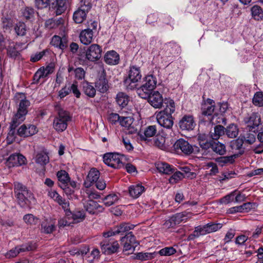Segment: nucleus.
Listing matches in <instances>:
<instances>
[{
  "instance_id": "1",
  "label": "nucleus",
  "mask_w": 263,
  "mask_h": 263,
  "mask_svg": "<svg viewBox=\"0 0 263 263\" xmlns=\"http://www.w3.org/2000/svg\"><path fill=\"white\" fill-rule=\"evenodd\" d=\"M15 99L19 103V105L17 112L12 118L10 126L11 129L8 133V138L13 135L15 127L24 121L26 115L28 112V107L30 106V102L26 99L25 95L23 93L16 94L15 96Z\"/></svg>"
},
{
  "instance_id": "2",
  "label": "nucleus",
  "mask_w": 263,
  "mask_h": 263,
  "mask_svg": "<svg viewBox=\"0 0 263 263\" xmlns=\"http://www.w3.org/2000/svg\"><path fill=\"white\" fill-rule=\"evenodd\" d=\"M14 192L19 205L24 208L29 205L34 201L32 193L22 183L14 182Z\"/></svg>"
},
{
  "instance_id": "3",
  "label": "nucleus",
  "mask_w": 263,
  "mask_h": 263,
  "mask_svg": "<svg viewBox=\"0 0 263 263\" xmlns=\"http://www.w3.org/2000/svg\"><path fill=\"white\" fill-rule=\"evenodd\" d=\"M156 83V79L153 76H147L144 78L143 84L138 88L137 93L141 98L147 99L149 93L155 88Z\"/></svg>"
},
{
  "instance_id": "4",
  "label": "nucleus",
  "mask_w": 263,
  "mask_h": 263,
  "mask_svg": "<svg viewBox=\"0 0 263 263\" xmlns=\"http://www.w3.org/2000/svg\"><path fill=\"white\" fill-rule=\"evenodd\" d=\"M70 120L69 113L63 109H60L53 120V127L58 132H62L67 128L68 123Z\"/></svg>"
},
{
  "instance_id": "5",
  "label": "nucleus",
  "mask_w": 263,
  "mask_h": 263,
  "mask_svg": "<svg viewBox=\"0 0 263 263\" xmlns=\"http://www.w3.org/2000/svg\"><path fill=\"white\" fill-rule=\"evenodd\" d=\"M102 50L98 44H92L88 47L84 52L80 55V60L95 62L101 57Z\"/></svg>"
},
{
  "instance_id": "6",
  "label": "nucleus",
  "mask_w": 263,
  "mask_h": 263,
  "mask_svg": "<svg viewBox=\"0 0 263 263\" xmlns=\"http://www.w3.org/2000/svg\"><path fill=\"white\" fill-rule=\"evenodd\" d=\"M91 6L90 0H81L79 8L73 13L74 21L78 24L82 23L85 20L86 14L90 10Z\"/></svg>"
},
{
  "instance_id": "7",
  "label": "nucleus",
  "mask_w": 263,
  "mask_h": 263,
  "mask_svg": "<svg viewBox=\"0 0 263 263\" xmlns=\"http://www.w3.org/2000/svg\"><path fill=\"white\" fill-rule=\"evenodd\" d=\"M141 74L139 68L133 66L130 68L128 77L124 80V84L128 89H133L137 86V82L141 80Z\"/></svg>"
},
{
  "instance_id": "8",
  "label": "nucleus",
  "mask_w": 263,
  "mask_h": 263,
  "mask_svg": "<svg viewBox=\"0 0 263 263\" xmlns=\"http://www.w3.org/2000/svg\"><path fill=\"white\" fill-rule=\"evenodd\" d=\"M123 156L118 154L107 153L104 155L103 161L108 166L114 168H119L123 166Z\"/></svg>"
},
{
  "instance_id": "9",
  "label": "nucleus",
  "mask_w": 263,
  "mask_h": 263,
  "mask_svg": "<svg viewBox=\"0 0 263 263\" xmlns=\"http://www.w3.org/2000/svg\"><path fill=\"white\" fill-rule=\"evenodd\" d=\"M156 116L158 124L161 126L171 130L170 136L173 137L174 133L171 130L174 124L172 115L166 114L163 111H159L156 114Z\"/></svg>"
},
{
  "instance_id": "10",
  "label": "nucleus",
  "mask_w": 263,
  "mask_h": 263,
  "mask_svg": "<svg viewBox=\"0 0 263 263\" xmlns=\"http://www.w3.org/2000/svg\"><path fill=\"white\" fill-rule=\"evenodd\" d=\"M215 102L211 99H207L202 107V115L203 119L211 122L213 119L212 117L213 114L214 113L215 115L217 114L215 112Z\"/></svg>"
},
{
  "instance_id": "11",
  "label": "nucleus",
  "mask_w": 263,
  "mask_h": 263,
  "mask_svg": "<svg viewBox=\"0 0 263 263\" xmlns=\"http://www.w3.org/2000/svg\"><path fill=\"white\" fill-rule=\"evenodd\" d=\"M121 241L123 246L124 251H132L133 252L135 251V248L139 245L132 232L128 233L126 236L123 237Z\"/></svg>"
},
{
  "instance_id": "12",
  "label": "nucleus",
  "mask_w": 263,
  "mask_h": 263,
  "mask_svg": "<svg viewBox=\"0 0 263 263\" xmlns=\"http://www.w3.org/2000/svg\"><path fill=\"white\" fill-rule=\"evenodd\" d=\"M147 98L149 103L155 108L160 109L162 107L164 99L159 91H154L150 92Z\"/></svg>"
},
{
  "instance_id": "13",
  "label": "nucleus",
  "mask_w": 263,
  "mask_h": 263,
  "mask_svg": "<svg viewBox=\"0 0 263 263\" xmlns=\"http://www.w3.org/2000/svg\"><path fill=\"white\" fill-rule=\"evenodd\" d=\"M244 122L250 130L255 131V128L261 123L260 116L258 113L252 112L245 118Z\"/></svg>"
},
{
  "instance_id": "14",
  "label": "nucleus",
  "mask_w": 263,
  "mask_h": 263,
  "mask_svg": "<svg viewBox=\"0 0 263 263\" xmlns=\"http://www.w3.org/2000/svg\"><path fill=\"white\" fill-rule=\"evenodd\" d=\"M25 164H26V159L20 154L11 155L6 161V165L9 167L18 166Z\"/></svg>"
},
{
  "instance_id": "15",
  "label": "nucleus",
  "mask_w": 263,
  "mask_h": 263,
  "mask_svg": "<svg viewBox=\"0 0 263 263\" xmlns=\"http://www.w3.org/2000/svg\"><path fill=\"white\" fill-rule=\"evenodd\" d=\"M174 147L177 152L180 150L182 153L187 155L191 154L193 151L192 145L183 139H179L177 140L174 144Z\"/></svg>"
},
{
  "instance_id": "16",
  "label": "nucleus",
  "mask_w": 263,
  "mask_h": 263,
  "mask_svg": "<svg viewBox=\"0 0 263 263\" xmlns=\"http://www.w3.org/2000/svg\"><path fill=\"white\" fill-rule=\"evenodd\" d=\"M101 250L105 253L109 254L116 252L119 249V245L117 241L109 240H104L101 243Z\"/></svg>"
},
{
  "instance_id": "17",
  "label": "nucleus",
  "mask_w": 263,
  "mask_h": 263,
  "mask_svg": "<svg viewBox=\"0 0 263 263\" xmlns=\"http://www.w3.org/2000/svg\"><path fill=\"white\" fill-rule=\"evenodd\" d=\"M36 248L35 244H29L27 246H17L6 253L5 256L10 258L16 257L20 252L26 251H32Z\"/></svg>"
},
{
  "instance_id": "18",
  "label": "nucleus",
  "mask_w": 263,
  "mask_h": 263,
  "mask_svg": "<svg viewBox=\"0 0 263 263\" xmlns=\"http://www.w3.org/2000/svg\"><path fill=\"white\" fill-rule=\"evenodd\" d=\"M38 132L36 127L34 125H22L17 130L18 135L23 137H27L35 135Z\"/></svg>"
},
{
  "instance_id": "19",
  "label": "nucleus",
  "mask_w": 263,
  "mask_h": 263,
  "mask_svg": "<svg viewBox=\"0 0 263 263\" xmlns=\"http://www.w3.org/2000/svg\"><path fill=\"white\" fill-rule=\"evenodd\" d=\"M195 125L193 117L191 115L184 116L179 122V126L182 130H192Z\"/></svg>"
},
{
  "instance_id": "20",
  "label": "nucleus",
  "mask_w": 263,
  "mask_h": 263,
  "mask_svg": "<svg viewBox=\"0 0 263 263\" xmlns=\"http://www.w3.org/2000/svg\"><path fill=\"white\" fill-rule=\"evenodd\" d=\"M100 177V172L96 168H91L84 182V185L86 187H89L92 183L96 182Z\"/></svg>"
},
{
  "instance_id": "21",
  "label": "nucleus",
  "mask_w": 263,
  "mask_h": 263,
  "mask_svg": "<svg viewBox=\"0 0 263 263\" xmlns=\"http://www.w3.org/2000/svg\"><path fill=\"white\" fill-rule=\"evenodd\" d=\"M145 191V187L141 183H135L128 187L129 195L134 198H138Z\"/></svg>"
},
{
  "instance_id": "22",
  "label": "nucleus",
  "mask_w": 263,
  "mask_h": 263,
  "mask_svg": "<svg viewBox=\"0 0 263 263\" xmlns=\"http://www.w3.org/2000/svg\"><path fill=\"white\" fill-rule=\"evenodd\" d=\"M84 206L87 212L90 214H94L97 211H102L103 208L98 203L93 200H88L84 203Z\"/></svg>"
},
{
  "instance_id": "23",
  "label": "nucleus",
  "mask_w": 263,
  "mask_h": 263,
  "mask_svg": "<svg viewBox=\"0 0 263 263\" xmlns=\"http://www.w3.org/2000/svg\"><path fill=\"white\" fill-rule=\"evenodd\" d=\"M79 37L82 44L88 45L92 41L93 32L90 29H84L81 32Z\"/></svg>"
},
{
  "instance_id": "24",
  "label": "nucleus",
  "mask_w": 263,
  "mask_h": 263,
  "mask_svg": "<svg viewBox=\"0 0 263 263\" xmlns=\"http://www.w3.org/2000/svg\"><path fill=\"white\" fill-rule=\"evenodd\" d=\"M119 60V55L114 50L108 51L104 56L105 62L109 65H116Z\"/></svg>"
},
{
  "instance_id": "25",
  "label": "nucleus",
  "mask_w": 263,
  "mask_h": 263,
  "mask_svg": "<svg viewBox=\"0 0 263 263\" xmlns=\"http://www.w3.org/2000/svg\"><path fill=\"white\" fill-rule=\"evenodd\" d=\"M21 43H12L7 48V54L12 58H16L20 54V51L22 50Z\"/></svg>"
},
{
  "instance_id": "26",
  "label": "nucleus",
  "mask_w": 263,
  "mask_h": 263,
  "mask_svg": "<svg viewBox=\"0 0 263 263\" xmlns=\"http://www.w3.org/2000/svg\"><path fill=\"white\" fill-rule=\"evenodd\" d=\"M57 177L59 181V186L60 187H64L65 185H68L70 182V177L68 174L64 170H61L57 173Z\"/></svg>"
},
{
  "instance_id": "27",
  "label": "nucleus",
  "mask_w": 263,
  "mask_h": 263,
  "mask_svg": "<svg viewBox=\"0 0 263 263\" xmlns=\"http://www.w3.org/2000/svg\"><path fill=\"white\" fill-rule=\"evenodd\" d=\"M163 104H165V108L160 111H163L166 114L172 115L176 110V105L174 101L170 98H165Z\"/></svg>"
},
{
  "instance_id": "28",
  "label": "nucleus",
  "mask_w": 263,
  "mask_h": 263,
  "mask_svg": "<svg viewBox=\"0 0 263 263\" xmlns=\"http://www.w3.org/2000/svg\"><path fill=\"white\" fill-rule=\"evenodd\" d=\"M192 214L191 212L184 211L181 213H177L173 216L174 219L177 224H179L181 222H185L189 219L192 217Z\"/></svg>"
},
{
  "instance_id": "29",
  "label": "nucleus",
  "mask_w": 263,
  "mask_h": 263,
  "mask_svg": "<svg viewBox=\"0 0 263 263\" xmlns=\"http://www.w3.org/2000/svg\"><path fill=\"white\" fill-rule=\"evenodd\" d=\"M208 227L206 224L204 226H199L196 227L192 234L189 235V238L191 240L195 238L199 237L200 236L204 235L208 233Z\"/></svg>"
},
{
  "instance_id": "30",
  "label": "nucleus",
  "mask_w": 263,
  "mask_h": 263,
  "mask_svg": "<svg viewBox=\"0 0 263 263\" xmlns=\"http://www.w3.org/2000/svg\"><path fill=\"white\" fill-rule=\"evenodd\" d=\"M51 44L56 47L63 50L67 46L66 39H62L60 36L54 35L52 37Z\"/></svg>"
},
{
  "instance_id": "31",
  "label": "nucleus",
  "mask_w": 263,
  "mask_h": 263,
  "mask_svg": "<svg viewBox=\"0 0 263 263\" xmlns=\"http://www.w3.org/2000/svg\"><path fill=\"white\" fill-rule=\"evenodd\" d=\"M133 123V119L130 117H121L120 124L121 126L127 128L130 134H133L136 132V129L132 126Z\"/></svg>"
},
{
  "instance_id": "32",
  "label": "nucleus",
  "mask_w": 263,
  "mask_h": 263,
  "mask_svg": "<svg viewBox=\"0 0 263 263\" xmlns=\"http://www.w3.org/2000/svg\"><path fill=\"white\" fill-rule=\"evenodd\" d=\"M69 0H57L55 12L57 15H61L69 6Z\"/></svg>"
},
{
  "instance_id": "33",
  "label": "nucleus",
  "mask_w": 263,
  "mask_h": 263,
  "mask_svg": "<svg viewBox=\"0 0 263 263\" xmlns=\"http://www.w3.org/2000/svg\"><path fill=\"white\" fill-rule=\"evenodd\" d=\"M243 140L241 138H238L236 140H233L230 142V146L233 151H238V154H242L244 152L242 145Z\"/></svg>"
},
{
  "instance_id": "34",
  "label": "nucleus",
  "mask_w": 263,
  "mask_h": 263,
  "mask_svg": "<svg viewBox=\"0 0 263 263\" xmlns=\"http://www.w3.org/2000/svg\"><path fill=\"white\" fill-rule=\"evenodd\" d=\"M157 128L156 125H150L144 130L143 135H140L142 140L146 141L148 138L153 137L156 134Z\"/></svg>"
},
{
  "instance_id": "35",
  "label": "nucleus",
  "mask_w": 263,
  "mask_h": 263,
  "mask_svg": "<svg viewBox=\"0 0 263 263\" xmlns=\"http://www.w3.org/2000/svg\"><path fill=\"white\" fill-rule=\"evenodd\" d=\"M252 208V203L247 202L239 206H236L230 209V212L234 213L236 212H248Z\"/></svg>"
},
{
  "instance_id": "36",
  "label": "nucleus",
  "mask_w": 263,
  "mask_h": 263,
  "mask_svg": "<svg viewBox=\"0 0 263 263\" xmlns=\"http://www.w3.org/2000/svg\"><path fill=\"white\" fill-rule=\"evenodd\" d=\"M55 230L54 223L51 221L45 220L41 224V231L45 234H50Z\"/></svg>"
},
{
  "instance_id": "37",
  "label": "nucleus",
  "mask_w": 263,
  "mask_h": 263,
  "mask_svg": "<svg viewBox=\"0 0 263 263\" xmlns=\"http://www.w3.org/2000/svg\"><path fill=\"white\" fill-rule=\"evenodd\" d=\"M198 141L200 147L203 149H208L212 146V141L208 139V137L204 134L198 136Z\"/></svg>"
},
{
  "instance_id": "38",
  "label": "nucleus",
  "mask_w": 263,
  "mask_h": 263,
  "mask_svg": "<svg viewBox=\"0 0 263 263\" xmlns=\"http://www.w3.org/2000/svg\"><path fill=\"white\" fill-rule=\"evenodd\" d=\"M96 87L101 92H106L108 88V83L104 77H101L96 83Z\"/></svg>"
},
{
  "instance_id": "39",
  "label": "nucleus",
  "mask_w": 263,
  "mask_h": 263,
  "mask_svg": "<svg viewBox=\"0 0 263 263\" xmlns=\"http://www.w3.org/2000/svg\"><path fill=\"white\" fill-rule=\"evenodd\" d=\"M157 168L159 172L165 174H170L173 172V167L165 162H159L157 164Z\"/></svg>"
},
{
  "instance_id": "40",
  "label": "nucleus",
  "mask_w": 263,
  "mask_h": 263,
  "mask_svg": "<svg viewBox=\"0 0 263 263\" xmlns=\"http://www.w3.org/2000/svg\"><path fill=\"white\" fill-rule=\"evenodd\" d=\"M129 101V98L127 95L123 92H119L117 94L116 97V102L118 104L122 107H124L126 106Z\"/></svg>"
},
{
  "instance_id": "41",
  "label": "nucleus",
  "mask_w": 263,
  "mask_h": 263,
  "mask_svg": "<svg viewBox=\"0 0 263 263\" xmlns=\"http://www.w3.org/2000/svg\"><path fill=\"white\" fill-rule=\"evenodd\" d=\"M154 144L162 150H165L167 148V146L165 143V137L161 135L156 136L154 140Z\"/></svg>"
},
{
  "instance_id": "42",
  "label": "nucleus",
  "mask_w": 263,
  "mask_h": 263,
  "mask_svg": "<svg viewBox=\"0 0 263 263\" xmlns=\"http://www.w3.org/2000/svg\"><path fill=\"white\" fill-rule=\"evenodd\" d=\"M224 133V128L222 125L214 127V131L211 132V137L213 140L218 139Z\"/></svg>"
},
{
  "instance_id": "43",
  "label": "nucleus",
  "mask_w": 263,
  "mask_h": 263,
  "mask_svg": "<svg viewBox=\"0 0 263 263\" xmlns=\"http://www.w3.org/2000/svg\"><path fill=\"white\" fill-rule=\"evenodd\" d=\"M251 13L253 17L256 20L263 19V11L261 8L257 5L253 6L251 8Z\"/></svg>"
},
{
  "instance_id": "44",
  "label": "nucleus",
  "mask_w": 263,
  "mask_h": 263,
  "mask_svg": "<svg viewBox=\"0 0 263 263\" xmlns=\"http://www.w3.org/2000/svg\"><path fill=\"white\" fill-rule=\"evenodd\" d=\"M54 201L57 202L60 206H61L62 209L65 211L70 212L69 208V202L66 201L65 199L63 198L62 197L60 196L59 194L57 195Z\"/></svg>"
},
{
  "instance_id": "45",
  "label": "nucleus",
  "mask_w": 263,
  "mask_h": 263,
  "mask_svg": "<svg viewBox=\"0 0 263 263\" xmlns=\"http://www.w3.org/2000/svg\"><path fill=\"white\" fill-rule=\"evenodd\" d=\"M226 133L229 137L231 138H235L238 134V127L235 124H232L227 127Z\"/></svg>"
},
{
  "instance_id": "46",
  "label": "nucleus",
  "mask_w": 263,
  "mask_h": 263,
  "mask_svg": "<svg viewBox=\"0 0 263 263\" xmlns=\"http://www.w3.org/2000/svg\"><path fill=\"white\" fill-rule=\"evenodd\" d=\"M83 91L85 95L90 97H93L96 95V89L90 84L86 82L83 84Z\"/></svg>"
},
{
  "instance_id": "47",
  "label": "nucleus",
  "mask_w": 263,
  "mask_h": 263,
  "mask_svg": "<svg viewBox=\"0 0 263 263\" xmlns=\"http://www.w3.org/2000/svg\"><path fill=\"white\" fill-rule=\"evenodd\" d=\"M73 70L75 77L78 80H82L85 77V72L83 68L79 67L73 70L72 67H69L68 68V71L70 73Z\"/></svg>"
},
{
  "instance_id": "48",
  "label": "nucleus",
  "mask_w": 263,
  "mask_h": 263,
  "mask_svg": "<svg viewBox=\"0 0 263 263\" xmlns=\"http://www.w3.org/2000/svg\"><path fill=\"white\" fill-rule=\"evenodd\" d=\"M211 148L214 152L220 155H224L226 151L225 146L219 142L212 143Z\"/></svg>"
},
{
  "instance_id": "49",
  "label": "nucleus",
  "mask_w": 263,
  "mask_h": 263,
  "mask_svg": "<svg viewBox=\"0 0 263 263\" xmlns=\"http://www.w3.org/2000/svg\"><path fill=\"white\" fill-rule=\"evenodd\" d=\"M134 226L129 223H123L116 228V232L118 234H122L134 228Z\"/></svg>"
},
{
  "instance_id": "50",
  "label": "nucleus",
  "mask_w": 263,
  "mask_h": 263,
  "mask_svg": "<svg viewBox=\"0 0 263 263\" xmlns=\"http://www.w3.org/2000/svg\"><path fill=\"white\" fill-rule=\"evenodd\" d=\"M23 220L26 224L29 225H35L39 222V218L31 214L24 215Z\"/></svg>"
},
{
  "instance_id": "51",
  "label": "nucleus",
  "mask_w": 263,
  "mask_h": 263,
  "mask_svg": "<svg viewBox=\"0 0 263 263\" xmlns=\"http://www.w3.org/2000/svg\"><path fill=\"white\" fill-rule=\"evenodd\" d=\"M118 200V197L115 194H110L105 197L103 200L104 204L107 206H109Z\"/></svg>"
},
{
  "instance_id": "52",
  "label": "nucleus",
  "mask_w": 263,
  "mask_h": 263,
  "mask_svg": "<svg viewBox=\"0 0 263 263\" xmlns=\"http://www.w3.org/2000/svg\"><path fill=\"white\" fill-rule=\"evenodd\" d=\"M35 162L41 165H44L49 162V157L46 153H39L36 156Z\"/></svg>"
},
{
  "instance_id": "53",
  "label": "nucleus",
  "mask_w": 263,
  "mask_h": 263,
  "mask_svg": "<svg viewBox=\"0 0 263 263\" xmlns=\"http://www.w3.org/2000/svg\"><path fill=\"white\" fill-rule=\"evenodd\" d=\"M253 103L255 106H263V92H256L253 97Z\"/></svg>"
},
{
  "instance_id": "54",
  "label": "nucleus",
  "mask_w": 263,
  "mask_h": 263,
  "mask_svg": "<svg viewBox=\"0 0 263 263\" xmlns=\"http://www.w3.org/2000/svg\"><path fill=\"white\" fill-rule=\"evenodd\" d=\"M49 74L44 69V67L39 69L34 76V80L39 82L41 79H45L48 77Z\"/></svg>"
},
{
  "instance_id": "55",
  "label": "nucleus",
  "mask_w": 263,
  "mask_h": 263,
  "mask_svg": "<svg viewBox=\"0 0 263 263\" xmlns=\"http://www.w3.org/2000/svg\"><path fill=\"white\" fill-rule=\"evenodd\" d=\"M16 33L18 35L24 36L26 33V27L25 24L22 22L17 23L14 28Z\"/></svg>"
},
{
  "instance_id": "56",
  "label": "nucleus",
  "mask_w": 263,
  "mask_h": 263,
  "mask_svg": "<svg viewBox=\"0 0 263 263\" xmlns=\"http://www.w3.org/2000/svg\"><path fill=\"white\" fill-rule=\"evenodd\" d=\"M72 222H78L83 220L85 218V214L83 211H76L72 215Z\"/></svg>"
},
{
  "instance_id": "57",
  "label": "nucleus",
  "mask_w": 263,
  "mask_h": 263,
  "mask_svg": "<svg viewBox=\"0 0 263 263\" xmlns=\"http://www.w3.org/2000/svg\"><path fill=\"white\" fill-rule=\"evenodd\" d=\"M208 227V233H212L216 232L221 228L222 224L221 223H209L206 224Z\"/></svg>"
},
{
  "instance_id": "58",
  "label": "nucleus",
  "mask_w": 263,
  "mask_h": 263,
  "mask_svg": "<svg viewBox=\"0 0 263 263\" xmlns=\"http://www.w3.org/2000/svg\"><path fill=\"white\" fill-rule=\"evenodd\" d=\"M183 178V174L180 172H176L169 179L171 183H175Z\"/></svg>"
},
{
  "instance_id": "59",
  "label": "nucleus",
  "mask_w": 263,
  "mask_h": 263,
  "mask_svg": "<svg viewBox=\"0 0 263 263\" xmlns=\"http://www.w3.org/2000/svg\"><path fill=\"white\" fill-rule=\"evenodd\" d=\"M176 252V250L173 247H167L160 250L159 253L161 255L170 256L174 254Z\"/></svg>"
},
{
  "instance_id": "60",
  "label": "nucleus",
  "mask_w": 263,
  "mask_h": 263,
  "mask_svg": "<svg viewBox=\"0 0 263 263\" xmlns=\"http://www.w3.org/2000/svg\"><path fill=\"white\" fill-rule=\"evenodd\" d=\"M154 257L153 253H139L137 255V258L141 260H147L151 259Z\"/></svg>"
},
{
  "instance_id": "61",
  "label": "nucleus",
  "mask_w": 263,
  "mask_h": 263,
  "mask_svg": "<svg viewBox=\"0 0 263 263\" xmlns=\"http://www.w3.org/2000/svg\"><path fill=\"white\" fill-rule=\"evenodd\" d=\"M23 16L27 20L30 19L34 16V9L31 8H26L23 11Z\"/></svg>"
},
{
  "instance_id": "62",
  "label": "nucleus",
  "mask_w": 263,
  "mask_h": 263,
  "mask_svg": "<svg viewBox=\"0 0 263 263\" xmlns=\"http://www.w3.org/2000/svg\"><path fill=\"white\" fill-rule=\"evenodd\" d=\"M176 225L177 224L176 223L173 217L172 216L165 220V222L163 223V228L166 229H168L170 228L175 227Z\"/></svg>"
},
{
  "instance_id": "63",
  "label": "nucleus",
  "mask_w": 263,
  "mask_h": 263,
  "mask_svg": "<svg viewBox=\"0 0 263 263\" xmlns=\"http://www.w3.org/2000/svg\"><path fill=\"white\" fill-rule=\"evenodd\" d=\"M50 0H35V4L38 9L47 8L49 5Z\"/></svg>"
},
{
  "instance_id": "64",
  "label": "nucleus",
  "mask_w": 263,
  "mask_h": 263,
  "mask_svg": "<svg viewBox=\"0 0 263 263\" xmlns=\"http://www.w3.org/2000/svg\"><path fill=\"white\" fill-rule=\"evenodd\" d=\"M72 221H70L69 217H64L59 219L58 225L60 228L68 226H70L71 223H72Z\"/></svg>"
}]
</instances>
